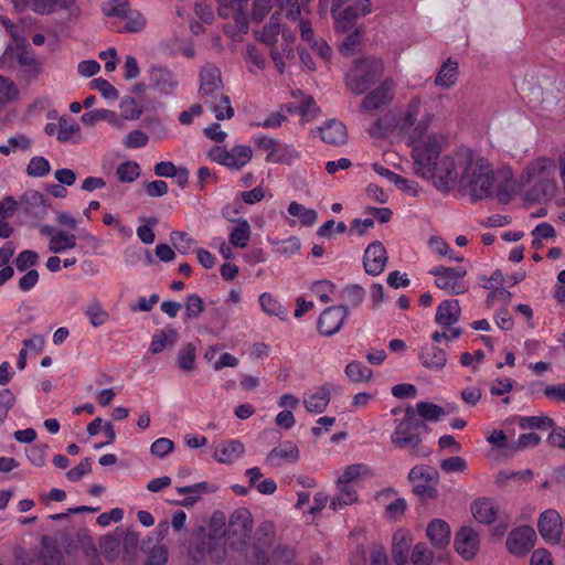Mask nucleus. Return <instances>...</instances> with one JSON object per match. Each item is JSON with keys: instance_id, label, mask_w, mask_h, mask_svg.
Wrapping results in <instances>:
<instances>
[{"instance_id": "48", "label": "nucleus", "mask_w": 565, "mask_h": 565, "mask_svg": "<svg viewBox=\"0 0 565 565\" xmlns=\"http://www.w3.org/2000/svg\"><path fill=\"white\" fill-rule=\"evenodd\" d=\"M282 40L285 41L284 54L280 55L275 49L271 50V52H270L271 60H274L276 68L280 73H282L285 70L284 56H286V57L294 56L292 44L295 41V36H294L292 32L282 31Z\"/></svg>"}, {"instance_id": "8", "label": "nucleus", "mask_w": 565, "mask_h": 565, "mask_svg": "<svg viewBox=\"0 0 565 565\" xmlns=\"http://www.w3.org/2000/svg\"><path fill=\"white\" fill-rule=\"evenodd\" d=\"M419 427L420 423L416 420L413 412L408 409L391 434L392 445L397 448H412L415 457L429 456L431 454L430 449L422 446V437L418 433Z\"/></svg>"}, {"instance_id": "20", "label": "nucleus", "mask_w": 565, "mask_h": 565, "mask_svg": "<svg viewBox=\"0 0 565 565\" xmlns=\"http://www.w3.org/2000/svg\"><path fill=\"white\" fill-rule=\"evenodd\" d=\"M395 82L390 78L384 79L381 85L365 95L362 102V109L364 111H372L385 107L395 98Z\"/></svg>"}, {"instance_id": "27", "label": "nucleus", "mask_w": 565, "mask_h": 565, "mask_svg": "<svg viewBox=\"0 0 565 565\" xmlns=\"http://www.w3.org/2000/svg\"><path fill=\"white\" fill-rule=\"evenodd\" d=\"M220 15L224 18H234L236 28L244 33L248 31V21L246 20V3L248 0H218Z\"/></svg>"}, {"instance_id": "60", "label": "nucleus", "mask_w": 565, "mask_h": 565, "mask_svg": "<svg viewBox=\"0 0 565 565\" xmlns=\"http://www.w3.org/2000/svg\"><path fill=\"white\" fill-rule=\"evenodd\" d=\"M102 10L108 18L121 19L130 9L127 0H111L109 2H105Z\"/></svg>"}, {"instance_id": "29", "label": "nucleus", "mask_w": 565, "mask_h": 565, "mask_svg": "<svg viewBox=\"0 0 565 565\" xmlns=\"http://www.w3.org/2000/svg\"><path fill=\"white\" fill-rule=\"evenodd\" d=\"M287 223L289 226L312 227L318 221V212L292 201L287 205Z\"/></svg>"}, {"instance_id": "25", "label": "nucleus", "mask_w": 565, "mask_h": 565, "mask_svg": "<svg viewBox=\"0 0 565 565\" xmlns=\"http://www.w3.org/2000/svg\"><path fill=\"white\" fill-rule=\"evenodd\" d=\"M457 553L465 559H473L479 551V534L470 526L459 529L455 536Z\"/></svg>"}, {"instance_id": "30", "label": "nucleus", "mask_w": 565, "mask_h": 565, "mask_svg": "<svg viewBox=\"0 0 565 565\" xmlns=\"http://www.w3.org/2000/svg\"><path fill=\"white\" fill-rule=\"evenodd\" d=\"M413 535L406 529H398L392 536V557L397 565H405L408 561Z\"/></svg>"}, {"instance_id": "39", "label": "nucleus", "mask_w": 565, "mask_h": 565, "mask_svg": "<svg viewBox=\"0 0 565 565\" xmlns=\"http://www.w3.org/2000/svg\"><path fill=\"white\" fill-rule=\"evenodd\" d=\"M372 476V469L364 463H353L344 468L337 482L353 483L358 486L364 478Z\"/></svg>"}, {"instance_id": "41", "label": "nucleus", "mask_w": 565, "mask_h": 565, "mask_svg": "<svg viewBox=\"0 0 565 565\" xmlns=\"http://www.w3.org/2000/svg\"><path fill=\"white\" fill-rule=\"evenodd\" d=\"M178 339V332L170 328L167 330H158L154 332L152 340H150L149 352L158 354L168 345H173Z\"/></svg>"}, {"instance_id": "55", "label": "nucleus", "mask_w": 565, "mask_h": 565, "mask_svg": "<svg viewBox=\"0 0 565 565\" xmlns=\"http://www.w3.org/2000/svg\"><path fill=\"white\" fill-rule=\"evenodd\" d=\"M18 95L19 89L17 84H14L9 77L0 75V108L6 104L15 100Z\"/></svg>"}, {"instance_id": "18", "label": "nucleus", "mask_w": 565, "mask_h": 565, "mask_svg": "<svg viewBox=\"0 0 565 565\" xmlns=\"http://www.w3.org/2000/svg\"><path fill=\"white\" fill-rule=\"evenodd\" d=\"M39 233L47 237V250L58 255L77 247V236L51 225H42L39 227Z\"/></svg>"}, {"instance_id": "14", "label": "nucleus", "mask_w": 565, "mask_h": 565, "mask_svg": "<svg viewBox=\"0 0 565 565\" xmlns=\"http://www.w3.org/2000/svg\"><path fill=\"white\" fill-rule=\"evenodd\" d=\"M429 273L435 277V286L444 291L450 295H462L467 291V284L465 281L467 271L465 268L437 266Z\"/></svg>"}, {"instance_id": "7", "label": "nucleus", "mask_w": 565, "mask_h": 565, "mask_svg": "<svg viewBox=\"0 0 565 565\" xmlns=\"http://www.w3.org/2000/svg\"><path fill=\"white\" fill-rule=\"evenodd\" d=\"M292 96L294 102L281 107L280 111L268 115L265 121L260 122L259 126L267 129L279 128L286 121V116L281 114L282 111H286L288 115L301 116L302 124L310 122L317 117L319 107L310 96L300 92L292 93Z\"/></svg>"}, {"instance_id": "51", "label": "nucleus", "mask_w": 565, "mask_h": 565, "mask_svg": "<svg viewBox=\"0 0 565 565\" xmlns=\"http://www.w3.org/2000/svg\"><path fill=\"white\" fill-rule=\"evenodd\" d=\"M177 363L181 370L191 372L195 365V347L192 343H185L177 353Z\"/></svg>"}, {"instance_id": "19", "label": "nucleus", "mask_w": 565, "mask_h": 565, "mask_svg": "<svg viewBox=\"0 0 565 565\" xmlns=\"http://www.w3.org/2000/svg\"><path fill=\"white\" fill-rule=\"evenodd\" d=\"M348 313L345 306H331L322 310L318 318V332L324 337L334 335L343 327Z\"/></svg>"}, {"instance_id": "9", "label": "nucleus", "mask_w": 565, "mask_h": 565, "mask_svg": "<svg viewBox=\"0 0 565 565\" xmlns=\"http://www.w3.org/2000/svg\"><path fill=\"white\" fill-rule=\"evenodd\" d=\"M382 72L383 62L381 58L369 57L358 61L347 74V87L354 94H362L373 84L375 78L382 75Z\"/></svg>"}, {"instance_id": "63", "label": "nucleus", "mask_w": 565, "mask_h": 565, "mask_svg": "<svg viewBox=\"0 0 565 565\" xmlns=\"http://www.w3.org/2000/svg\"><path fill=\"white\" fill-rule=\"evenodd\" d=\"M271 244H275L277 246L276 252L285 257L295 255L301 248V242L296 236L271 242Z\"/></svg>"}, {"instance_id": "46", "label": "nucleus", "mask_w": 565, "mask_h": 565, "mask_svg": "<svg viewBox=\"0 0 565 565\" xmlns=\"http://www.w3.org/2000/svg\"><path fill=\"white\" fill-rule=\"evenodd\" d=\"M259 305L262 310L268 316H274L282 320L287 317V310L281 303L277 301L275 297H273L271 294H260Z\"/></svg>"}, {"instance_id": "28", "label": "nucleus", "mask_w": 565, "mask_h": 565, "mask_svg": "<svg viewBox=\"0 0 565 565\" xmlns=\"http://www.w3.org/2000/svg\"><path fill=\"white\" fill-rule=\"evenodd\" d=\"M175 491L178 494L183 497V499L180 502H177V504L183 507H192L205 494L216 492L217 487L207 481H200L191 486L177 487Z\"/></svg>"}, {"instance_id": "23", "label": "nucleus", "mask_w": 565, "mask_h": 565, "mask_svg": "<svg viewBox=\"0 0 565 565\" xmlns=\"http://www.w3.org/2000/svg\"><path fill=\"white\" fill-rule=\"evenodd\" d=\"M245 451V445L242 440L236 438L224 439L215 445L214 452H212V459L220 465L231 466L243 458Z\"/></svg>"}, {"instance_id": "57", "label": "nucleus", "mask_w": 565, "mask_h": 565, "mask_svg": "<svg viewBox=\"0 0 565 565\" xmlns=\"http://www.w3.org/2000/svg\"><path fill=\"white\" fill-rule=\"evenodd\" d=\"M204 310V303L202 298L198 294H190L185 298L184 303V319H196Z\"/></svg>"}, {"instance_id": "24", "label": "nucleus", "mask_w": 565, "mask_h": 565, "mask_svg": "<svg viewBox=\"0 0 565 565\" xmlns=\"http://www.w3.org/2000/svg\"><path fill=\"white\" fill-rule=\"evenodd\" d=\"M387 250L380 242H373L366 246L363 254V267L366 274L379 276L387 264Z\"/></svg>"}, {"instance_id": "58", "label": "nucleus", "mask_w": 565, "mask_h": 565, "mask_svg": "<svg viewBox=\"0 0 565 565\" xmlns=\"http://www.w3.org/2000/svg\"><path fill=\"white\" fill-rule=\"evenodd\" d=\"M51 172V163L47 161L46 158L36 156L34 158H31L28 167H26V173L31 177H45L47 173Z\"/></svg>"}, {"instance_id": "43", "label": "nucleus", "mask_w": 565, "mask_h": 565, "mask_svg": "<svg viewBox=\"0 0 565 565\" xmlns=\"http://www.w3.org/2000/svg\"><path fill=\"white\" fill-rule=\"evenodd\" d=\"M344 374L353 383H366L373 377L372 369L358 361L348 362Z\"/></svg>"}, {"instance_id": "38", "label": "nucleus", "mask_w": 565, "mask_h": 565, "mask_svg": "<svg viewBox=\"0 0 565 565\" xmlns=\"http://www.w3.org/2000/svg\"><path fill=\"white\" fill-rule=\"evenodd\" d=\"M252 228L248 220L239 217L230 233V243L236 248H245L250 242Z\"/></svg>"}, {"instance_id": "59", "label": "nucleus", "mask_w": 565, "mask_h": 565, "mask_svg": "<svg viewBox=\"0 0 565 565\" xmlns=\"http://www.w3.org/2000/svg\"><path fill=\"white\" fill-rule=\"evenodd\" d=\"M417 414L425 420L438 422L444 415V409L429 402H419L416 404Z\"/></svg>"}, {"instance_id": "64", "label": "nucleus", "mask_w": 565, "mask_h": 565, "mask_svg": "<svg viewBox=\"0 0 565 565\" xmlns=\"http://www.w3.org/2000/svg\"><path fill=\"white\" fill-rule=\"evenodd\" d=\"M38 260H39V255L36 252L31 250V249H24V250H21L19 253V255L17 256L15 266L20 273H25L29 269H31V267L36 265Z\"/></svg>"}, {"instance_id": "50", "label": "nucleus", "mask_w": 565, "mask_h": 565, "mask_svg": "<svg viewBox=\"0 0 565 565\" xmlns=\"http://www.w3.org/2000/svg\"><path fill=\"white\" fill-rule=\"evenodd\" d=\"M429 248L434 254H437L441 257H448L450 260L461 262L462 256L458 253L452 252L449 247L448 243L445 242L439 236H431L428 242Z\"/></svg>"}, {"instance_id": "21", "label": "nucleus", "mask_w": 565, "mask_h": 565, "mask_svg": "<svg viewBox=\"0 0 565 565\" xmlns=\"http://www.w3.org/2000/svg\"><path fill=\"white\" fill-rule=\"evenodd\" d=\"M563 522L558 511L546 510L542 512L537 520L539 534L542 535L545 543L557 544L561 542Z\"/></svg>"}, {"instance_id": "22", "label": "nucleus", "mask_w": 565, "mask_h": 565, "mask_svg": "<svg viewBox=\"0 0 565 565\" xmlns=\"http://www.w3.org/2000/svg\"><path fill=\"white\" fill-rule=\"evenodd\" d=\"M536 534L531 526H521L511 531L507 540L508 551L515 556H525L533 548Z\"/></svg>"}, {"instance_id": "56", "label": "nucleus", "mask_w": 565, "mask_h": 565, "mask_svg": "<svg viewBox=\"0 0 565 565\" xmlns=\"http://www.w3.org/2000/svg\"><path fill=\"white\" fill-rule=\"evenodd\" d=\"M280 32V15L274 14L269 19L268 24L263 28L260 33V41L267 43V45H271L276 42L277 35Z\"/></svg>"}, {"instance_id": "10", "label": "nucleus", "mask_w": 565, "mask_h": 565, "mask_svg": "<svg viewBox=\"0 0 565 565\" xmlns=\"http://www.w3.org/2000/svg\"><path fill=\"white\" fill-rule=\"evenodd\" d=\"M253 141L262 152L266 153V160L270 163L292 166L301 159V152L292 143H284L263 135L254 137Z\"/></svg>"}, {"instance_id": "15", "label": "nucleus", "mask_w": 565, "mask_h": 565, "mask_svg": "<svg viewBox=\"0 0 565 565\" xmlns=\"http://www.w3.org/2000/svg\"><path fill=\"white\" fill-rule=\"evenodd\" d=\"M17 9L31 8L39 14H51L56 10L68 12L72 18H78L81 13L76 0H12Z\"/></svg>"}, {"instance_id": "42", "label": "nucleus", "mask_w": 565, "mask_h": 565, "mask_svg": "<svg viewBox=\"0 0 565 565\" xmlns=\"http://www.w3.org/2000/svg\"><path fill=\"white\" fill-rule=\"evenodd\" d=\"M81 138V128L79 125L74 120L62 117L58 121V134H56V139L61 142H78Z\"/></svg>"}, {"instance_id": "47", "label": "nucleus", "mask_w": 565, "mask_h": 565, "mask_svg": "<svg viewBox=\"0 0 565 565\" xmlns=\"http://www.w3.org/2000/svg\"><path fill=\"white\" fill-rule=\"evenodd\" d=\"M337 287L329 279H320L313 281L311 285V292L315 295L321 303H330L332 297L335 295Z\"/></svg>"}, {"instance_id": "62", "label": "nucleus", "mask_w": 565, "mask_h": 565, "mask_svg": "<svg viewBox=\"0 0 565 565\" xmlns=\"http://www.w3.org/2000/svg\"><path fill=\"white\" fill-rule=\"evenodd\" d=\"M120 116L124 120L138 119L141 114V109L137 100L130 96H126L120 100Z\"/></svg>"}, {"instance_id": "12", "label": "nucleus", "mask_w": 565, "mask_h": 565, "mask_svg": "<svg viewBox=\"0 0 565 565\" xmlns=\"http://www.w3.org/2000/svg\"><path fill=\"white\" fill-rule=\"evenodd\" d=\"M252 156L253 151L248 145H236L232 149L215 146L207 152L209 160L233 170H239L248 164Z\"/></svg>"}, {"instance_id": "11", "label": "nucleus", "mask_w": 565, "mask_h": 565, "mask_svg": "<svg viewBox=\"0 0 565 565\" xmlns=\"http://www.w3.org/2000/svg\"><path fill=\"white\" fill-rule=\"evenodd\" d=\"M345 3V0H333L331 3V17L335 21L338 32H347L356 19H362L373 11L371 0H356L348 8L339 10Z\"/></svg>"}, {"instance_id": "37", "label": "nucleus", "mask_w": 565, "mask_h": 565, "mask_svg": "<svg viewBox=\"0 0 565 565\" xmlns=\"http://www.w3.org/2000/svg\"><path fill=\"white\" fill-rule=\"evenodd\" d=\"M337 497L331 500L330 507L338 511L344 505H352L358 500L356 486L353 483H343L337 481Z\"/></svg>"}, {"instance_id": "45", "label": "nucleus", "mask_w": 565, "mask_h": 565, "mask_svg": "<svg viewBox=\"0 0 565 565\" xmlns=\"http://www.w3.org/2000/svg\"><path fill=\"white\" fill-rule=\"evenodd\" d=\"M31 140L28 136L17 135L8 139L6 143L0 145V153L9 156L11 153L26 152L30 148Z\"/></svg>"}, {"instance_id": "54", "label": "nucleus", "mask_w": 565, "mask_h": 565, "mask_svg": "<svg viewBox=\"0 0 565 565\" xmlns=\"http://www.w3.org/2000/svg\"><path fill=\"white\" fill-rule=\"evenodd\" d=\"M140 175V167L135 161H125L116 168V177L121 182H132Z\"/></svg>"}, {"instance_id": "1", "label": "nucleus", "mask_w": 565, "mask_h": 565, "mask_svg": "<svg viewBox=\"0 0 565 565\" xmlns=\"http://www.w3.org/2000/svg\"><path fill=\"white\" fill-rule=\"evenodd\" d=\"M457 185L469 190L476 199L495 196L501 203H508L516 194V181L510 168L492 169L488 158L467 146L458 147V158L447 161L434 186L448 192Z\"/></svg>"}, {"instance_id": "26", "label": "nucleus", "mask_w": 565, "mask_h": 565, "mask_svg": "<svg viewBox=\"0 0 565 565\" xmlns=\"http://www.w3.org/2000/svg\"><path fill=\"white\" fill-rule=\"evenodd\" d=\"M299 459V449L291 440H285L267 454L266 462L270 468L294 463Z\"/></svg>"}, {"instance_id": "32", "label": "nucleus", "mask_w": 565, "mask_h": 565, "mask_svg": "<svg viewBox=\"0 0 565 565\" xmlns=\"http://www.w3.org/2000/svg\"><path fill=\"white\" fill-rule=\"evenodd\" d=\"M459 317V301L447 299L438 305L437 311H435V323L441 328H450L457 324Z\"/></svg>"}, {"instance_id": "2", "label": "nucleus", "mask_w": 565, "mask_h": 565, "mask_svg": "<svg viewBox=\"0 0 565 565\" xmlns=\"http://www.w3.org/2000/svg\"><path fill=\"white\" fill-rule=\"evenodd\" d=\"M435 120L430 107L418 97L408 99L399 108L397 115L381 116L372 124L369 134L373 138L398 137L416 138L433 132L430 127Z\"/></svg>"}, {"instance_id": "44", "label": "nucleus", "mask_w": 565, "mask_h": 565, "mask_svg": "<svg viewBox=\"0 0 565 565\" xmlns=\"http://www.w3.org/2000/svg\"><path fill=\"white\" fill-rule=\"evenodd\" d=\"M518 426L523 430H544L546 428H553L554 422L546 415L520 416L518 418Z\"/></svg>"}, {"instance_id": "16", "label": "nucleus", "mask_w": 565, "mask_h": 565, "mask_svg": "<svg viewBox=\"0 0 565 565\" xmlns=\"http://www.w3.org/2000/svg\"><path fill=\"white\" fill-rule=\"evenodd\" d=\"M439 475L434 467L416 466L408 472V481L412 482L416 495L419 498H435V486Z\"/></svg>"}, {"instance_id": "6", "label": "nucleus", "mask_w": 565, "mask_h": 565, "mask_svg": "<svg viewBox=\"0 0 565 565\" xmlns=\"http://www.w3.org/2000/svg\"><path fill=\"white\" fill-rule=\"evenodd\" d=\"M1 23L7 28L11 36V43L4 50L0 63L2 66L11 67L13 63L24 67L25 71L33 76H36L40 71V62L35 55L26 46V39L18 26L11 24L7 18H1Z\"/></svg>"}, {"instance_id": "61", "label": "nucleus", "mask_w": 565, "mask_h": 565, "mask_svg": "<svg viewBox=\"0 0 565 565\" xmlns=\"http://www.w3.org/2000/svg\"><path fill=\"white\" fill-rule=\"evenodd\" d=\"M90 87L96 89L104 99L108 102H116L118 98V93L113 84L103 77H97L90 82Z\"/></svg>"}, {"instance_id": "34", "label": "nucleus", "mask_w": 565, "mask_h": 565, "mask_svg": "<svg viewBox=\"0 0 565 565\" xmlns=\"http://www.w3.org/2000/svg\"><path fill=\"white\" fill-rule=\"evenodd\" d=\"M322 141L328 145H343L347 142L348 134L344 122L330 119L318 129Z\"/></svg>"}, {"instance_id": "35", "label": "nucleus", "mask_w": 565, "mask_h": 565, "mask_svg": "<svg viewBox=\"0 0 565 565\" xmlns=\"http://www.w3.org/2000/svg\"><path fill=\"white\" fill-rule=\"evenodd\" d=\"M419 361L425 369L443 370L447 364V353L440 347L426 344L419 351Z\"/></svg>"}, {"instance_id": "5", "label": "nucleus", "mask_w": 565, "mask_h": 565, "mask_svg": "<svg viewBox=\"0 0 565 565\" xmlns=\"http://www.w3.org/2000/svg\"><path fill=\"white\" fill-rule=\"evenodd\" d=\"M199 97L209 106L216 120H230L234 116L231 98L224 94L223 82L217 67L206 66L200 72Z\"/></svg>"}, {"instance_id": "40", "label": "nucleus", "mask_w": 565, "mask_h": 565, "mask_svg": "<svg viewBox=\"0 0 565 565\" xmlns=\"http://www.w3.org/2000/svg\"><path fill=\"white\" fill-rule=\"evenodd\" d=\"M458 78V63L451 60L441 64L437 77H435V85L448 89L456 85Z\"/></svg>"}, {"instance_id": "3", "label": "nucleus", "mask_w": 565, "mask_h": 565, "mask_svg": "<svg viewBox=\"0 0 565 565\" xmlns=\"http://www.w3.org/2000/svg\"><path fill=\"white\" fill-rule=\"evenodd\" d=\"M403 140L412 148L415 174L431 181L434 185L438 182L441 169L447 168V161L452 162L458 158V148L441 156L448 147V137L439 131Z\"/></svg>"}, {"instance_id": "36", "label": "nucleus", "mask_w": 565, "mask_h": 565, "mask_svg": "<svg viewBox=\"0 0 565 565\" xmlns=\"http://www.w3.org/2000/svg\"><path fill=\"white\" fill-rule=\"evenodd\" d=\"M471 513L478 523L491 524L498 516V508L492 500L481 498L471 504Z\"/></svg>"}, {"instance_id": "31", "label": "nucleus", "mask_w": 565, "mask_h": 565, "mask_svg": "<svg viewBox=\"0 0 565 565\" xmlns=\"http://www.w3.org/2000/svg\"><path fill=\"white\" fill-rule=\"evenodd\" d=\"M330 402V388L328 384H322L313 392L303 395V406L311 414H322L326 412Z\"/></svg>"}, {"instance_id": "53", "label": "nucleus", "mask_w": 565, "mask_h": 565, "mask_svg": "<svg viewBox=\"0 0 565 565\" xmlns=\"http://www.w3.org/2000/svg\"><path fill=\"white\" fill-rule=\"evenodd\" d=\"M171 243L181 255H188L193 250L194 239L184 232L174 231L170 235Z\"/></svg>"}, {"instance_id": "49", "label": "nucleus", "mask_w": 565, "mask_h": 565, "mask_svg": "<svg viewBox=\"0 0 565 565\" xmlns=\"http://www.w3.org/2000/svg\"><path fill=\"white\" fill-rule=\"evenodd\" d=\"M412 565H431L434 553L429 546L423 542L416 543L412 553L408 554Z\"/></svg>"}, {"instance_id": "33", "label": "nucleus", "mask_w": 565, "mask_h": 565, "mask_svg": "<svg viewBox=\"0 0 565 565\" xmlns=\"http://www.w3.org/2000/svg\"><path fill=\"white\" fill-rule=\"evenodd\" d=\"M428 537L434 548L443 550L450 543V527L443 519H433L426 527Z\"/></svg>"}, {"instance_id": "4", "label": "nucleus", "mask_w": 565, "mask_h": 565, "mask_svg": "<svg viewBox=\"0 0 565 565\" xmlns=\"http://www.w3.org/2000/svg\"><path fill=\"white\" fill-rule=\"evenodd\" d=\"M554 189L555 162L546 157H539L529 163L516 182V193L532 202L551 195Z\"/></svg>"}, {"instance_id": "13", "label": "nucleus", "mask_w": 565, "mask_h": 565, "mask_svg": "<svg viewBox=\"0 0 565 565\" xmlns=\"http://www.w3.org/2000/svg\"><path fill=\"white\" fill-rule=\"evenodd\" d=\"M148 87L162 97H171L180 87V77L162 65H152L148 68Z\"/></svg>"}, {"instance_id": "52", "label": "nucleus", "mask_w": 565, "mask_h": 565, "mask_svg": "<svg viewBox=\"0 0 565 565\" xmlns=\"http://www.w3.org/2000/svg\"><path fill=\"white\" fill-rule=\"evenodd\" d=\"M85 315L89 320L90 326L97 328L104 326L108 319V313L104 310L99 301L94 300L87 305Z\"/></svg>"}, {"instance_id": "17", "label": "nucleus", "mask_w": 565, "mask_h": 565, "mask_svg": "<svg viewBox=\"0 0 565 565\" xmlns=\"http://www.w3.org/2000/svg\"><path fill=\"white\" fill-rule=\"evenodd\" d=\"M252 531L250 512L241 509L233 512L224 532V543L235 546L244 543Z\"/></svg>"}]
</instances>
